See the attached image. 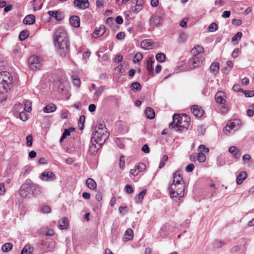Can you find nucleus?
Instances as JSON below:
<instances>
[{
    "mask_svg": "<svg viewBox=\"0 0 254 254\" xmlns=\"http://www.w3.org/2000/svg\"><path fill=\"white\" fill-rule=\"evenodd\" d=\"M71 130H73L72 128L64 129L62 136L60 138V142H62L64 138H65L67 136L69 135Z\"/></svg>",
    "mask_w": 254,
    "mask_h": 254,
    "instance_id": "4c0bfd02",
    "label": "nucleus"
},
{
    "mask_svg": "<svg viewBox=\"0 0 254 254\" xmlns=\"http://www.w3.org/2000/svg\"><path fill=\"white\" fill-rule=\"evenodd\" d=\"M225 245V242L222 240H218L215 242V247L217 248H221Z\"/></svg>",
    "mask_w": 254,
    "mask_h": 254,
    "instance_id": "bf43d9fd",
    "label": "nucleus"
},
{
    "mask_svg": "<svg viewBox=\"0 0 254 254\" xmlns=\"http://www.w3.org/2000/svg\"><path fill=\"white\" fill-rule=\"evenodd\" d=\"M143 58V55L142 53H137L134 58H133V61L134 63H138L139 62V61H140Z\"/></svg>",
    "mask_w": 254,
    "mask_h": 254,
    "instance_id": "ea45409f",
    "label": "nucleus"
},
{
    "mask_svg": "<svg viewBox=\"0 0 254 254\" xmlns=\"http://www.w3.org/2000/svg\"><path fill=\"white\" fill-rule=\"evenodd\" d=\"M190 158L191 161L195 162L197 160V153H194L190 155Z\"/></svg>",
    "mask_w": 254,
    "mask_h": 254,
    "instance_id": "0e129e2a",
    "label": "nucleus"
},
{
    "mask_svg": "<svg viewBox=\"0 0 254 254\" xmlns=\"http://www.w3.org/2000/svg\"><path fill=\"white\" fill-rule=\"evenodd\" d=\"M24 110L27 112H30L32 110V102L29 100L24 101Z\"/></svg>",
    "mask_w": 254,
    "mask_h": 254,
    "instance_id": "f704fd0d",
    "label": "nucleus"
},
{
    "mask_svg": "<svg viewBox=\"0 0 254 254\" xmlns=\"http://www.w3.org/2000/svg\"><path fill=\"white\" fill-rule=\"evenodd\" d=\"M146 190L144 189L142 191H141L138 194L137 196L135 197V201L137 203L141 202L142 200L143 199L144 195L146 193Z\"/></svg>",
    "mask_w": 254,
    "mask_h": 254,
    "instance_id": "c756f323",
    "label": "nucleus"
},
{
    "mask_svg": "<svg viewBox=\"0 0 254 254\" xmlns=\"http://www.w3.org/2000/svg\"><path fill=\"white\" fill-rule=\"evenodd\" d=\"M173 122L169 125V127L174 128H178L180 131L188 130L190 124V119L186 115H179L175 114L173 116Z\"/></svg>",
    "mask_w": 254,
    "mask_h": 254,
    "instance_id": "f03ea898",
    "label": "nucleus"
},
{
    "mask_svg": "<svg viewBox=\"0 0 254 254\" xmlns=\"http://www.w3.org/2000/svg\"><path fill=\"white\" fill-rule=\"evenodd\" d=\"M86 185L87 187L93 190H96L97 188L96 182L92 178H88L86 181Z\"/></svg>",
    "mask_w": 254,
    "mask_h": 254,
    "instance_id": "5701e85b",
    "label": "nucleus"
},
{
    "mask_svg": "<svg viewBox=\"0 0 254 254\" xmlns=\"http://www.w3.org/2000/svg\"><path fill=\"white\" fill-rule=\"evenodd\" d=\"M240 53V49L238 48H236L233 51L232 54V56L233 58H236L238 56Z\"/></svg>",
    "mask_w": 254,
    "mask_h": 254,
    "instance_id": "e2e57ef3",
    "label": "nucleus"
},
{
    "mask_svg": "<svg viewBox=\"0 0 254 254\" xmlns=\"http://www.w3.org/2000/svg\"><path fill=\"white\" fill-rule=\"evenodd\" d=\"M68 225V219L66 217H64L59 221L58 227L61 230L65 229L67 228Z\"/></svg>",
    "mask_w": 254,
    "mask_h": 254,
    "instance_id": "393cba45",
    "label": "nucleus"
},
{
    "mask_svg": "<svg viewBox=\"0 0 254 254\" xmlns=\"http://www.w3.org/2000/svg\"><path fill=\"white\" fill-rule=\"evenodd\" d=\"M48 14L51 17L55 18L57 20H61L62 19L61 14L57 11H49Z\"/></svg>",
    "mask_w": 254,
    "mask_h": 254,
    "instance_id": "473e14b6",
    "label": "nucleus"
},
{
    "mask_svg": "<svg viewBox=\"0 0 254 254\" xmlns=\"http://www.w3.org/2000/svg\"><path fill=\"white\" fill-rule=\"evenodd\" d=\"M34 183L30 180H27L21 186V191L24 190L27 192H28L32 189V187L34 185Z\"/></svg>",
    "mask_w": 254,
    "mask_h": 254,
    "instance_id": "412c9836",
    "label": "nucleus"
},
{
    "mask_svg": "<svg viewBox=\"0 0 254 254\" xmlns=\"http://www.w3.org/2000/svg\"><path fill=\"white\" fill-rule=\"evenodd\" d=\"M91 142V145L90 146L89 151L92 154H96L103 144H99V142Z\"/></svg>",
    "mask_w": 254,
    "mask_h": 254,
    "instance_id": "6ab92c4d",
    "label": "nucleus"
},
{
    "mask_svg": "<svg viewBox=\"0 0 254 254\" xmlns=\"http://www.w3.org/2000/svg\"><path fill=\"white\" fill-rule=\"evenodd\" d=\"M210 70L216 74L219 72V64L217 62L213 63L210 66Z\"/></svg>",
    "mask_w": 254,
    "mask_h": 254,
    "instance_id": "2f4dec72",
    "label": "nucleus"
},
{
    "mask_svg": "<svg viewBox=\"0 0 254 254\" xmlns=\"http://www.w3.org/2000/svg\"><path fill=\"white\" fill-rule=\"evenodd\" d=\"M194 169V166L193 164H189L185 168V170L187 172H191Z\"/></svg>",
    "mask_w": 254,
    "mask_h": 254,
    "instance_id": "5fc2aeb1",
    "label": "nucleus"
},
{
    "mask_svg": "<svg viewBox=\"0 0 254 254\" xmlns=\"http://www.w3.org/2000/svg\"><path fill=\"white\" fill-rule=\"evenodd\" d=\"M35 21V17L34 15L29 14L25 16L23 20V22L25 24L31 25Z\"/></svg>",
    "mask_w": 254,
    "mask_h": 254,
    "instance_id": "b1692460",
    "label": "nucleus"
},
{
    "mask_svg": "<svg viewBox=\"0 0 254 254\" xmlns=\"http://www.w3.org/2000/svg\"><path fill=\"white\" fill-rule=\"evenodd\" d=\"M204 52V48L200 45H196L190 51V54L193 57L203 56L202 54Z\"/></svg>",
    "mask_w": 254,
    "mask_h": 254,
    "instance_id": "f8f14e48",
    "label": "nucleus"
},
{
    "mask_svg": "<svg viewBox=\"0 0 254 254\" xmlns=\"http://www.w3.org/2000/svg\"><path fill=\"white\" fill-rule=\"evenodd\" d=\"M32 187L33 188H32V189L31 190V191H32V193L33 195H39L41 192V188L37 185H36L34 184Z\"/></svg>",
    "mask_w": 254,
    "mask_h": 254,
    "instance_id": "72a5a7b5",
    "label": "nucleus"
},
{
    "mask_svg": "<svg viewBox=\"0 0 254 254\" xmlns=\"http://www.w3.org/2000/svg\"><path fill=\"white\" fill-rule=\"evenodd\" d=\"M12 248V245L10 243H7L2 246L1 249L3 252H8Z\"/></svg>",
    "mask_w": 254,
    "mask_h": 254,
    "instance_id": "c9c22d12",
    "label": "nucleus"
},
{
    "mask_svg": "<svg viewBox=\"0 0 254 254\" xmlns=\"http://www.w3.org/2000/svg\"><path fill=\"white\" fill-rule=\"evenodd\" d=\"M13 77L7 71L0 72V93H6L12 87Z\"/></svg>",
    "mask_w": 254,
    "mask_h": 254,
    "instance_id": "20e7f679",
    "label": "nucleus"
},
{
    "mask_svg": "<svg viewBox=\"0 0 254 254\" xmlns=\"http://www.w3.org/2000/svg\"><path fill=\"white\" fill-rule=\"evenodd\" d=\"M105 31L106 28L105 26L102 25L95 29L92 35L94 38H97L102 36L105 33Z\"/></svg>",
    "mask_w": 254,
    "mask_h": 254,
    "instance_id": "2eb2a0df",
    "label": "nucleus"
},
{
    "mask_svg": "<svg viewBox=\"0 0 254 254\" xmlns=\"http://www.w3.org/2000/svg\"><path fill=\"white\" fill-rule=\"evenodd\" d=\"M154 63V61H152V58H150L147 61V65H146V69L148 71V74L151 76L154 75L153 67V64Z\"/></svg>",
    "mask_w": 254,
    "mask_h": 254,
    "instance_id": "aec40b11",
    "label": "nucleus"
},
{
    "mask_svg": "<svg viewBox=\"0 0 254 254\" xmlns=\"http://www.w3.org/2000/svg\"><path fill=\"white\" fill-rule=\"evenodd\" d=\"M172 183H175L179 185V184H184L181 173L180 171H176L173 174V182Z\"/></svg>",
    "mask_w": 254,
    "mask_h": 254,
    "instance_id": "dca6fc26",
    "label": "nucleus"
},
{
    "mask_svg": "<svg viewBox=\"0 0 254 254\" xmlns=\"http://www.w3.org/2000/svg\"><path fill=\"white\" fill-rule=\"evenodd\" d=\"M169 191L171 198L175 200H177V199H180L184 196L185 185L172 183L169 188Z\"/></svg>",
    "mask_w": 254,
    "mask_h": 254,
    "instance_id": "39448f33",
    "label": "nucleus"
},
{
    "mask_svg": "<svg viewBox=\"0 0 254 254\" xmlns=\"http://www.w3.org/2000/svg\"><path fill=\"white\" fill-rule=\"evenodd\" d=\"M29 36V33L27 31H22L20 32L19 38L21 41L25 40Z\"/></svg>",
    "mask_w": 254,
    "mask_h": 254,
    "instance_id": "a19ab883",
    "label": "nucleus"
},
{
    "mask_svg": "<svg viewBox=\"0 0 254 254\" xmlns=\"http://www.w3.org/2000/svg\"><path fill=\"white\" fill-rule=\"evenodd\" d=\"M229 151L233 153L235 158H239L241 155L239 150L235 146H231L229 148Z\"/></svg>",
    "mask_w": 254,
    "mask_h": 254,
    "instance_id": "7c9ffc66",
    "label": "nucleus"
},
{
    "mask_svg": "<svg viewBox=\"0 0 254 254\" xmlns=\"http://www.w3.org/2000/svg\"><path fill=\"white\" fill-rule=\"evenodd\" d=\"M73 4L80 9H85L89 7L88 0H74Z\"/></svg>",
    "mask_w": 254,
    "mask_h": 254,
    "instance_id": "9b49d317",
    "label": "nucleus"
},
{
    "mask_svg": "<svg viewBox=\"0 0 254 254\" xmlns=\"http://www.w3.org/2000/svg\"><path fill=\"white\" fill-rule=\"evenodd\" d=\"M145 115L147 119H153L155 117V112L154 110L150 108L147 107L145 110Z\"/></svg>",
    "mask_w": 254,
    "mask_h": 254,
    "instance_id": "bb28decb",
    "label": "nucleus"
},
{
    "mask_svg": "<svg viewBox=\"0 0 254 254\" xmlns=\"http://www.w3.org/2000/svg\"><path fill=\"white\" fill-rule=\"evenodd\" d=\"M160 16L153 15L150 19V24L152 26H157L160 24Z\"/></svg>",
    "mask_w": 254,
    "mask_h": 254,
    "instance_id": "4be33fe9",
    "label": "nucleus"
},
{
    "mask_svg": "<svg viewBox=\"0 0 254 254\" xmlns=\"http://www.w3.org/2000/svg\"><path fill=\"white\" fill-rule=\"evenodd\" d=\"M140 46L141 48L144 50H151L157 47L156 43L152 42L151 40L146 39L141 42Z\"/></svg>",
    "mask_w": 254,
    "mask_h": 254,
    "instance_id": "9d476101",
    "label": "nucleus"
},
{
    "mask_svg": "<svg viewBox=\"0 0 254 254\" xmlns=\"http://www.w3.org/2000/svg\"><path fill=\"white\" fill-rule=\"evenodd\" d=\"M26 141H27V142H26L27 145L28 146H31L32 144V142H33L32 136L31 135L27 136L26 137Z\"/></svg>",
    "mask_w": 254,
    "mask_h": 254,
    "instance_id": "4d7b16f0",
    "label": "nucleus"
},
{
    "mask_svg": "<svg viewBox=\"0 0 254 254\" xmlns=\"http://www.w3.org/2000/svg\"><path fill=\"white\" fill-rule=\"evenodd\" d=\"M218 29L217 24L215 23H212L207 28L208 31L210 32H214Z\"/></svg>",
    "mask_w": 254,
    "mask_h": 254,
    "instance_id": "c03bdc74",
    "label": "nucleus"
},
{
    "mask_svg": "<svg viewBox=\"0 0 254 254\" xmlns=\"http://www.w3.org/2000/svg\"><path fill=\"white\" fill-rule=\"evenodd\" d=\"M133 237V232L132 230L130 228H128L125 232L124 236L123 238V240L124 242H127V241H130V240H132Z\"/></svg>",
    "mask_w": 254,
    "mask_h": 254,
    "instance_id": "a211bd4d",
    "label": "nucleus"
},
{
    "mask_svg": "<svg viewBox=\"0 0 254 254\" xmlns=\"http://www.w3.org/2000/svg\"><path fill=\"white\" fill-rule=\"evenodd\" d=\"M247 177V174L246 172H241L237 176L236 183L238 185H241L243 183V181Z\"/></svg>",
    "mask_w": 254,
    "mask_h": 254,
    "instance_id": "a878e982",
    "label": "nucleus"
},
{
    "mask_svg": "<svg viewBox=\"0 0 254 254\" xmlns=\"http://www.w3.org/2000/svg\"><path fill=\"white\" fill-rule=\"evenodd\" d=\"M5 192L4 183H0V195H3Z\"/></svg>",
    "mask_w": 254,
    "mask_h": 254,
    "instance_id": "680f3d73",
    "label": "nucleus"
},
{
    "mask_svg": "<svg viewBox=\"0 0 254 254\" xmlns=\"http://www.w3.org/2000/svg\"><path fill=\"white\" fill-rule=\"evenodd\" d=\"M43 60L41 57L37 56H31L28 60V64L31 70L40 69L42 66Z\"/></svg>",
    "mask_w": 254,
    "mask_h": 254,
    "instance_id": "423d86ee",
    "label": "nucleus"
},
{
    "mask_svg": "<svg viewBox=\"0 0 254 254\" xmlns=\"http://www.w3.org/2000/svg\"><path fill=\"white\" fill-rule=\"evenodd\" d=\"M240 121L238 120H230L227 123L224 129V132L226 135H228L230 130L237 129L240 127Z\"/></svg>",
    "mask_w": 254,
    "mask_h": 254,
    "instance_id": "0eeeda50",
    "label": "nucleus"
},
{
    "mask_svg": "<svg viewBox=\"0 0 254 254\" xmlns=\"http://www.w3.org/2000/svg\"><path fill=\"white\" fill-rule=\"evenodd\" d=\"M51 208L49 206H47V205L43 206L41 208V211L44 213H50L51 212Z\"/></svg>",
    "mask_w": 254,
    "mask_h": 254,
    "instance_id": "6e6d98bb",
    "label": "nucleus"
},
{
    "mask_svg": "<svg viewBox=\"0 0 254 254\" xmlns=\"http://www.w3.org/2000/svg\"><path fill=\"white\" fill-rule=\"evenodd\" d=\"M233 89L236 92H244V90L241 88L240 85L239 84H235L233 87Z\"/></svg>",
    "mask_w": 254,
    "mask_h": 254,
    "instance_id": "052dcab7",
    "label": "nucleus"
},
{
    "mask_svg": "<svg viewBox=\"0 0 254 254\" xmlns=\"http://www.w3.org/2000/svg\"><path fill=\"white\" fill-rule=\"evenodd\" d=\"M119 167L121 169L124 170L125 167V157L124 155H121L120 158Z\"/></svg>",
    "mask_w": 254,
    "mask_h": 254,
    "instance_id": "37998d69",
    "label": "nucleus"
},
{
    "mask_svg": "<svg viewBox=\"0 0 254 254\" xmlns=\"http://www.w3.org/2000/svg\"><path fill=\"white\" fill-rule=\"evenodd\" d=\"M199 149L201 151H203L205 153H207L209 152V149L207 147H206L205 145L202 144L199 145Z\"/></svg>",
    "mask_w": 254,
    "mask_h": 254,
    "instance_id": "774afa93",
    "label": "nucleus"
},
{
    "mask_svg": "<svg viewBox=\"0 0 254 254\" xmlns=\"http://www.w3.org/2000/svg\"><path fill=\"white\" fill-rule=\"evenodd\" d=\"M69 23L73 27L78 28L80 26V18L76 15L72 16L69 18Z\"/></svg>",
    "mask_w": 254,
    "mask_h": 254,
    "instance_id": "f3484780",
    "label": "nucleus"
},
{
    "mask_svg": "<svg viewBox=\"0 0 254 254\" xmlns=\"http://www.w3.org/2000/svg\"><path fill=\"white\" fill-rule=\"evenodd\" d=\"M85 120V118L84 116H81L78 120V125L80 126V125H81V126L80 127V128L82 129L83 127V124L84 123Z\"/></svg>",
    "mask_w": 254,
    "mask_h": 254,
    "instance_id": "603ef678",
    "label": "nucleus"
},
{
    "mask_svg": "<svg viewBox=\"0 0 254 254\" xmlns=\"http://www.w3.org/2000/svg\"><path fill=\"white\" fill-rule=\"evenodd\" d=\"M125 37V34L123 32H120L118 33L116 36L117 39L118 40H122Z\"/></svg>",
    "mask_w": 254,
    "mask_h": 254,
    "instance_id": "338daca9",
    "label": "nucleus"
},
{
    "mask_svg": "<svg viewBox=\"0 0 254 254\" xmlns=\"http://www.w3.org/2000/svg\"><path fill=\"white\" fill-rule=\"evenodd\" d=\"M243 92L247 97H252L254 96V91H244Z\"/></svg>",
    "mask_w": 254,
    "mask_h": 254,
    "instance_id": "13d9d810",
    "label": "nucleus"
},
{
    "mask_svg": "<svg viewBox=\"0 0 254 254\" xmlns=\"http://www.w3.org/2000/svg\"><path fill=\"white\" fill-rule=\"evenodd\" d=\"M206 160V156L203 153H197V160L200 163L204 162Z\"/></svg>",
    "mask_w": 254,
    "mask_h": 254,
    "instance_id": "a18cd8bd",
    "label": "nucleus"
},
{
    "mask_svg": "<svg viewBox=\"0 0 254 254\" xmlns=\"http://www.w3.org/2000/svg\"><path fill=\"white\" fill-rule=\"evenodd\" d=\"M191 111L194 116L199 118L201 117L204 114L202 108L198 105H193L191 108Z\"/></svg>",
    "mask_w": 254,
    "mask_h": 254,
    "instance_id": "4468645a",
    "label": "nucleus"
},
{
    "mask_svg": "<svg viewBox=\"0 0 254 254\" xmlns=\"http://www.w3.org/2000/svg\"><path fill=\"white\" fill-rule=\"evenodd\" d=\"M215 100L217 103L219 104L223 103L224 99L221 93H217L215 95Z\"/></svg>",
    "mask_w": 254,
    "mask_h": 254,
    "instance_id": "79ce46f5",
    "label": "nucleus"
},
{
    "mask_svg": "<svg viewBox=\"0 0 254 254\" xmlns=\"http://www.w3.org/2000/svg\"><path fill=\"white\" fill-rule=\"evenodd\" d=\"M204 56L192 57L190 60V65L192 68H194L200 66L204 61Z\"/></svg>",
    "mask_w": 254,
    "mask_h": 254,
    "instance_id": "1a4fd4ad",
    "label": "nucleus"
},
{
    "mask_svg": "<svg viewBox=\"0 0 254 254\" xmlns=\"http://www.w3.org/2000/svg\"><path fill=\"white\" fill-rule=\"evenodd\" d=\"M141 150L145 153H148L150 151L148 145L147 144H144L142 147Z\"/></svg>",
    "mask_w": 254,
    "mask_h": 254,
    "instance_id": "69168bd1",
    "label": "nucleus"
},
{
    "mask_svg": "<svg viewBox=\"0 0 254 254\" xmlns=\"http://www.w3.org/2000/svg\"><path fill=\"white\" fill-rule=\"evenodd\" d=\"M166 56L162 53H158L156 56V60L159 63H162L165 61Z\"/></svg>",
    "mask_w": 254,
    "mask_h": 254,
    "instance_id": "e433bc0d",
    "label": "nucleus"
},
{
    "mask_svg": "<svg viewBox=\"0 0 254 254\" xmlns=\"http://www.w3.org/2000/svg\"><path fill=\"white\" fill-rule=\"evenodd\" d=\"M28 115L24 112H21L19 113V118L22 121H26L28 119Z\"/></svg>",
    "mask_w": 254,
    "mask_h": 254,
    "instance_id": "49530a36",
    "label": "nucleus"
},
{
    "mask_svg": "<svg viewBox=\"0 0 254 254\" xmlns=\"http://www.w3.org/2000/svg\"><path fill=\"white\" fill-rule=\"evenodd\" d=\"M143 1L142 0H136V4L135 6L134 9L133 10V11L135 13H138L143 7Z\"/></svg>",
    "mask_w": 254,
    "mask_h": 254,
    "instance_id": "c85d7f7f",
    "label": "nucleus"
},
{
    "mask_svg": "<svg viewBox=\"0 0 254 254\" xmlns=\"http://www.w3.org/2000/svg\"><path fill=\"white\" fill-rule=\"evenodd\" d=\"M242 36V33L241 32H237L232 38V41L235 42L240 40Z\"/></svg>",
    "mask_w": 254,
    "mask_h": 254,
    "instance_id": "de8ad7c7",
    "label": "nucleus"
},
{
    "mask_svg": "<svg viewBox=\"0 0 254 254\" xmlns=\"http://www.w3.org/2000/svg\"><path fill=\"white\" fill-rule=\"evenodd\" d=\"M57 109L56 106L53 104L50 103L47 105L43 109L45 113H49L55 112Z\"/></svg>",
    "mask_w": 254,
    "mask_h": 254,
    "instance_id": "cd10ccee",
    "label": "nucleus"
},
{
    "mask_svg": "<svg viewBox=\"0 0 254 254\" xmlns=\"http://www.w3.org/2000/svg\"><path fill=\"white\" fill-rule=\"evenodd\" d=\"M72 82L74 85H75L76 87H79L80 85V80L79 78H77L75 76H73L72 77Z\"/></svg>",
    "mask_w": 254,
    "mask_h": 254,
    "instance_id": "09e8293b",
    "label": "nucleus"
},
{
    "mask_svg": "<svg viewBox=\"0 0 254 254\" xmlns=\"http://www.w3.org/2000/svg\"><path fill=\"white\" fill-rule=\"evenodd\" d=\"M40 178L44 181H49L55 180L56 175L52 172H44L41 175Z\"/></svg>",
    "mask_w": 254,
    "mask_h": 254,
    "instance_id": "ddd939ff",
    "label": "nucleus"
},
{
    "mask_svg": "<svg viewBox=\"0 0 254 254\" xmlns=\"http://www.w3.org/2000/svg\"><path fill=\"white\" fill-rule=\"evenodd\" d=\"M33 251V248L26 246L21 251V254H30Z\"/></svg>",
    "mask_w": 254,
    "mask_h": 254,
    "instance_id": "58836bf2",
    "label": "nucleus"
},
{
    "mask_svg": "<svg viewBox=\"0 0 254 254\" xmlns=\"http://www.w3.org/2000/svg\"><path fill=\"white\" fill-rule=\"evenodd\" d=\"M109 135L104 124H99L92 135L91 142L103 144Z\"/></svg>",
    "mask_w": 254,
    "mask_h": 254,
    "instance_id": "7ed1b4c3",
    "label": "nucleus"
},
{
    "mask_svg": "<svg viewBox=\"0 0 254 254\" xmlns=\"http://www.w3.org/2000/svg\"><path fill=\"white\" fill-rule=\"evenodd\" d=\"M131 86L134 89L136 90H140L141 89V85L137 82L132 83Z\"/></svg>",
    "mask_w": 254,
    "mask_h": 254,
    "instance_id": "864d4df0",
    "label": "nucleus"
},
{
    "mask_svg": "<svg viewBox=\"0 0 254 254\" xmlns=\"http://www.w3.org/2000/svg\"><path fill=\"white\" fill-rule=\"evenodd\" d=\"M146 169V165L143 163H139L131 169L129 172V176L135 177L140 172H143Z\"/></svg>",
    "mask_w": 254,
    "mask_h": 254,
    "instance_id": "6e6552de",
    "label": "nucleus"
},
{
    "mask_svg": "<svg viewBox=\"0 0 254 254\" xmlns=\"http://www.w3.org/2000/svg\"><path fill=\"white\" fill-rule=\"evenodd\" d=\"M54 39L59 54L63 57H65L69 51V45L67 33L64 28L60 27L56 29Z\"/></svg>",
    "mask_w": 254,
    "mask_h": 254,
    "instance_id": "f257e3e1",
    "label": "nucleus"
},
{
    "mask_svg": "<svg viewBox=\"0 0 254 254\" xmlns=\"http://www.w3.org/2000/svg\"><path fill=\"white\" fill-rule=\"evenodd\" d=\"M125 190L127 193L129 194H131L133 192V189L130 185H126Z\"/></svg>",
    "mask_w": 254,
    "mask_h": 254,
    "instance_id": "8fccbe9b",
    "label": "nucleus"
},
{
    "mask_svg": "<svg viewBox=\"0 0 254 254\" xmlns=\"http://www.w3.org/2000/svg\"><path fill=\"white\" fill-rule=\"evenodd\" d=\"M104 88L103 87H100L98 88V89L97 90V91L95 92L94 95L97 97L98 98L101 94L102 93V92L104 91Z\"/></svg>",
    "mask_w": 254,
    "mask_h": 254,
    "instance_id": "3c124183",
    "label": "nucleus"
}]
</instances>
